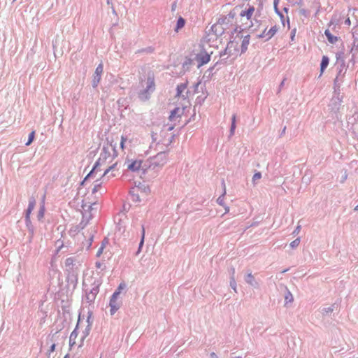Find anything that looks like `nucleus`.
Returning <instances> with one entry per match:
<instances>
[{
  "label": "nucleus",
  "instance_id": "1a4fd4ad",
  "mask_svg": "<svg viewBox=\"0 0 358 358\" xmlns=\"http://www.w3.org/2000/svg\"><path fill=\"white\" fill-rule=\"evenodd\" d=\"M103 67L102 64H99L96 67L94 72V86L96 87L97 84L99 83L101 80V76L103 73Z\"/></svg>",
  "mask_w": 358,
  "mask_h": 358
},
{
  "label": "nucleus",
  "instance_id": "20e7f679",
  "mask_svg": "<svg viewBox=\"0 0 358 358\" xmlns=\"http://www.w3.org/2000/svg\"><path fill=\"white\" fill-rule=\"evenodd\" d=\"M210 54L208 53L205 50L201 49L199 53L196 55L195 59L197 62V66L199 68L204 64L208 63L210 60Z\"/></svg>",
  "mask_w": 358,
  "mask_h": 358
},
{
  "label": "nucleus",
  "instance_id": "a19ab883",
  "mask_svg": "<svg viewBox=\"0 0 358 358\" xmlns=\"http://www.w3.org/2000/svg\"><path fill=\"white\" fill-rule=\"evenodd\" d=\"M211 356H212V357H216V355H215V353H212V354H211Z\"/></svg>",
  "mask_w": 358,
  "mask_h": 358
},
{
  "label": "nucleus",
  "instance_id": "a211bd4d",
  "mask_svg": "<svg viewBox=\"0 0 358 358\" xmlns=\"http://www.w3.org/2000/svg\"><path fill=\"white\" fill-rule=\"evenodd\" d=\"M180 108H177L174 109V110L171 112V115H170V116H169V119H170L171 120H173L175 119L176 116H177L178 117H180V114H179V112H180Z\"/></svg>",
  "mask_w": 358,
  "mask_h": 358
},
{
  "label": "nucleus",
  "instance_id": "c03bdc74",
  "mask_svg": "<svg viewBox=\"0 0 358 358\" xmlns=\"http://www.w3.org/2000/svg\"><path fill=\"white\" fill-rule=\"evenodd\" d=\"M236 358H241V357H237Z\"/></svg>",
  "mask_w": 358,
  "mask_h": 358
},
{
  "label": "nucleus",
  "instance_id": "9b49d317",
  "mask_svg": "<svg viewBox=\"0 0 358 358\" xmlns=\"http://www.w3.org/2000/svg\"><path fill=\"white\" fill-rule=\"evenodd\" d=\"M36 206V201L35 199H32L29 202V206L26 211V219L29 220L30 215L33 210L34 209Z\"/></svg>",
  "mask_w": 358,
  "mask_h": 358
},
{
  "label": "nucleus",
  "instance_id": "4468645a",
  "mask_svg": "<svg viewBox=\"0 0 358 358\" xmlns=\"http://www.w3.org/2000/svg\"><path fill=\"white\" fill-rule=\"evenodd\" d=\"M329 59L327 56H323L322 57V62H321V65H320L321 74L323 73L324 71L327 67V66L329 64Z\"/></svg>",
  "mask_w": 358,
  "mask_h": 358
},
{
  "label": "nucleus",
  "instance_id": "dca6fc26",
  "mask_svg": "<svg viewBox=\"0 0 358 358\" xmlns=\"http://www.w3.org/2000/svg\"><path fill=\"white\" fill-rule=\"evenodd\" d=\"M185 24V20L183 17H179L177 21L176 27L175 29L176 31H178L179 29L184 27Z\"/></svg>",
  "mask_w": 358,
  "mask_h": 358
},
{
  "label": "nucleus",
  "instance_id": "4be33fe9",
  "mask_svg": "<svg viewBox=\"0 0 358 358\" xmlns=\"http://www.w3.org/2000/svg\"><path fill=\"white\" fill-rule=\"evenodd\" d=\"M127 138L125 136H121L120 148L122 150H124L125 148V143L127 142Z\"/></svg>",
  "mask_w": 358,
  "mask_h": 358
},
{
  "label": "nucleus",
  "instance_id": "412c9836",
  "mask_svg": "<svg viewBox=\"0 0 358 358\" xmlns=\"http://www.w3.org/2000/svg\"><path fill=\"white\" fill-rule=\"evenodd\" d=\"M144 238H145V229L144 227H143V229H142V237H141V242L139 243V248H138V252H140L143 245V243H144Z\"/></svg>",
  "mask_w": 358,
  "mask_h": 358
},
{
  "label": "nucleus",
  "instance_id": "393cba45",
  "mask_svg": "<svg viewBox=\"0 0 358 358\" xmlns=\"http://www.w3.org/2000/svg\"><path fill=\"white\" fill-rule=\"evenodd\" d=\"M261 178H262V174H261V173L258 172V173H256L254 174V176L252 177V180H253V182H255L257 180H259Z\"/></svg>",
  "mask_w": 358,
  "mask_h": 358
},
{
  "label": "nucleus",
  "instance_id": "2eb2a0df",
  "mask_svg": "<svg viewBox=\"0 0 358 358\" xmlns=\"http://www.w3.org/2000/svg\"><path fill=\"white\" fill-rule=\"evenodd\" d=\"M278 31L277 26L272 27L269 30L266 32V40H269Z\"/></svg>",
  "mask_w": 358,
  "mask_h": 358
},
{
  "label": "nucleus",
  "instance_id": "7c9ffc66",
  "mask_svg": "<svg viewBox=\"0 0 358 358\" xmlns=\"http://www.w3.org/2000/svg\"><path fill=\"white\" fill-rule=\"evenodd\" d=\"M266 32H267V30H266V29H265L264 30V31L262 32V34L259 35L258 37L259 38H266Z\"/></svg>",
  "mask_w": 358,
  "mask_h": 358
},
{
  "label": "nucleus",
  "instance_id": "f704fd0d",
  "mask_svg": "<svg viewBox=\"0 0 358 358\" xmlns=\"http://www.w3.org/2000/svg\"><path fill=\"white\" fill-rule=\"evenodd\" d=\"M345 24H347V25H348V26H350V25H351V21H350V18H349V17H348V18H347V19L345 20Z\"/></svg>",
  "mask_w": 358,
  "mask_h": 358
},
{
  "label": "nucleus",
  "instance_id": "7ed1b4c3",
  "mask_svg": "<svg viewBox=\"0 0 358 358\" xmlns=\"http://www.w3.org/2000/svg\"><path fill=\"white\" fill-rule=\"evenodd\" d=\"M90 327L87 325L85 329H83L81 323L78 321L75 329L71 334L69 337V344L71 347L73 345L82 346L84 339L89 334Z\"/></svg>",
  "mask_w": 358,
  "mask_h": 358
},
{
  "label": "nucleus",
  "instance_id": "a878e982",
  "mask_svg": "<svg viewBox=\"0 0 358 358\" xmlns=\"http://www.w3.org/2000/svg\"><path fill=\"white\" fill-rule=\"evenodd\" d=\"M253 280H254V277H253V275H252V273H249V274H248L246 281H247L248 283L252 284Z\"/></svg>",
  "mask_w": 358,
  "mask_h": 358
},
{
  "label": "nucleus",
  "instance_id": "ddd939ff",
  "mask_svg": "<svg viewBox=\"0 0 358 358\" xmlns=\"http://www.w3.org/2000/svg\"><path fill=\"white\" fill-rule=\"evenodd\" d=\"M324 34L330 43L334 44L338 41V38L332 35L328 29L325 30Z\"/></svg>",
  "mask_w": 358,
  "mask_h": 358
},
{
  "label": "nucleus",
  "instance_id": "c756f323",
  "mask_svg": "<svg viewBox=\"0 0 358 358\" xmlns=\"http://www.w3.org/2000/svg\"><path fill=\"white\" fill-rule=\"evenodd\" d=\"M100 187H101L100 184L95 185L92 189V192L93 193L96 192L99 190V189L100 188Z\"/></svg>",
  "mask_w": 358,
  "mask_h": 358
},
{
  "label": "nucleus",
  "instance_id": "f257e3e1",
  "mask_svg": "<svg viewBox=\"0 0 358 358\" xmlns=\"http://www.w3.org/2000/svg\"><path fill=\"white\" fill-rule=\"evenodd\" d=\"M113 152H110L109 148L104 147L103 151L100 155L99 158L96 162L92 171L87 176L88 177H92L97 172L103 171L102 176H106L110 171H114L117 162H114L116 157L115 150L110 148Z\"/></svg>",
  "mask_w": 358,
  "mask_h": 358
},
{
  "label": "nucleus",
  "instance_id": "f8f14e48",
  "mask_svg": "<svg viewBox=\"0 0 358 358\" xmlns=\"http://www.w3.org/2000/svg\"><path fill=\"white\" fill-rule=\"evenodd\" d=\"M250 35L245 36L241 42V53H244L248 50V45L250 43Z\"/></svg>",
  "mask_w": 358,
  "mask_h": 358
},
{
  "label": "nucleus",
  "instance_id": "ea45409f",
  "mask_svg": "<svg viewBox=\"0 0 358 358\" xmlns=\"http://www.w3.org/2000/svg\"><path fill=\"white\" fill-rule=\"evenodd\" d=\"M299 230H300V226H298V227H296V231L298 232V231H299Z\"/></svg>",
  "mask_w": 358,
  "mask_h": 358
},
{
  "label": "nucleus",
  "instance_id": "58836bf2",
  "mask_svg": "<svg viewBox=\"0 0 358 358\" xmlns=\"http://www.w3.org/2000/svg\"><path fill=\"white\" fill-rule=\"evenodd\" d=\"M225 210H226V213L229 212V207H225Z\"/></svg>",
  "mask_w": 358,
  "mask_h": 358
},
{
  "label": "nucleus",
  "instance_id": "f03ea898",
  "mask_svg": "<svg viewBox=\"0 0 358 358\" xmlns=\"http://www.w3.org/2000/svg\"><path fill=\"white\" fill-rule=\"evenodd\" d=\"M229 20L227 16L220 17L212 25L209 33L206 36L208 41L216 40L218 36H222L227 29V22Z\"/></svg>",
  "mask_w": 358,
  "mask_h": 358
},
{
  "label": "nucleus",
  "instance_id": "39448f33",
  "mask_svg": "<svg viewBox=\"0 0 358 358\" xmlns=\"http://www.w3.org/2000/svg\"><path fill=\"white\" fill-rule=\"evenodd\" d=\"M143 161L141 159L129 160L126 162L127 169L132 172L139 171L143 167Z\"/></svg>",
  "mask_w": 358,
  "mask_h": 358
},
{
  "label": "nucleus",
  "instance_id": "423d86ee",
  "mask_svg": "<svg viewBox=\"0 0 358 358\" xmlns=\"http://www.w3.org/2000/svg\"><path fill=\"white\" fill-rule=\"evenodd\" d=\"M119 296V292H115L111 296L110 301V314L113 315L120 307V302L117 300Z\"/></svg>",
  "mask_w": 358,
  "mask_h": 358
},
{
  "label": "nucleus",
  "instance_id": "5701e85b",
  "mask_svg": "<svg viewBox=\"0 0 358 358\" xmlns=\"http://www.w3.org/2000/svg\"><path fill=\"white\" fill-rule=\"evenodd\" d=\"M225 193H226V192L224 191V194H223L221 196H220V197L217 199V203H218L220 206H224V194H225Z\"/></svg>",
  "mask_w": 358,
  "mask_h": 358
},
{
  "label": "nucleus",
  "instance_id": "0eeeda50",
  "mask_svg": "<svg viewBox=\"0 0 358 358\" xmlns=\"http://www.w3.org/2000/svg\"><path fill=\"white\" fill-rule=\"evenodd\" d=\"M141 85L143 87L145 85V92H148L150 91H152L155 88V78L152 73L149 72L148 78L145 81H141Z\"/></svg>",
  "mask_w": 358,
  "mask_h": 358
},
{
  "label": "nucleus",
  "instance_id": "bb28decb",
  "mask_svg": "<svg viewBox=\"0 0 358 358\" xmlns=\"http://www.w3.org/2000/svg\"><path fill=\"white\" fill-rule=\"evenodd\" d=\"M285 300L288 302H292L293 301V296L290 292H288L285 296Z\"/></svg>",
  "mask_w": 358,
  "mask_h": 358
},
{
  "label": "nucleus",
  "instance_id": "b1692460",
  "mask_svg": "<svg viewBox=\"0 0 358 358\" xmlns=\"http://www.w3.org/2000/svg\"><path fill=\"white\" fill-rule=\"evenodd\" d=\"M299 243H300V239L299 238H296L294 241H293L292 242H291L290 246L292 248H296L299 245Z\"/></svg>",
  "mask_w": 358,
  "mask_h": 358
},
{
  "label": "nucleus",
  "instance_id": "c9c22d12",
  "mask_svg": "<svg viewBox=\"0 0 358 358\" xmlns=\"http://www.w3.org/2000/svg\"><path fill=\"white\" fill-rule=\"evenodd\" d=\"M235 128H236V122H232L231 127V132H234V130L235 129Z\"/></svg>",
  "mask_w": 358,
  "mask_h": 358
},
{
  "label": "nucleus",
  "instance_id": "6ab92c4d",
  "mask_svg": "<svg viewBox=\"0 0 358 358\" xmlns=\"http://www.w3.org/2000/svg\"><path fill=\"white\" fill-rule=\"evenodd\" d=\"M45 206L44 204H43L41 208H40V210L38 211V219L39 220H41L44 217V214H45Z\"/></svg>",
  "mask_w": 358,
  "mask_h": 358
},
{
  "label": "nucleus",
  "instance_id": "aec40b11",
  "mask_svg": "<svg viewBox=\"0 0 358 358\" xmlns=\"http://www.w3.org/2000/svg\"><path fill=\"white\" fill-rule=\"evenodd\" d=\"M34 136H35V131H33L29 135V139H28V141L26 143V145H29L32 143V141H34Z\"/></svg>",
  "mask_w": 358,
  "mask_h": 358
},
{
  "label": "nucleus",
  "instance_id": "79ce46f5",
  "mask_svg": "<svg viewBox=\"0 0 358 358\" xmlns=\"http://www.w3.org/2000/svg\"><path fill=\"white\" fill-rule=\"evenodd\" d=\"M64 358H70V357L67 355Z\"/></svg>",
  "mask_w": 358,
  "mask_h": 358
},
{
  "label": "nucleus",
  "instance_id": "c85d7f7f",
  "mask_svg": "<svg viewBox=\"0 0 358 358\" xmlns=\"http://www.w3.org/2000/svg\"><path fill=\"white\" fill-rule=\"evenodd\" d=\"M73 263V258H67L66 259V266H70V265H72Z\"/></svg>",
  "mask_w": 358,
  "mask_h": 358
},
{
  "label": "nucleus",
  "instance_id": "cd10ccee",
  "mask_svg": "<svg viewBox=\"0 0 358 358\" xmlns=\"http://www.w3.org/2000/svg\"><path fill=\"white\" fill-rule=\"evenodd\" d=\"M125 287L124 283H120L117 287V289L115 292H119V294L121 292V290L123 289Z\"/></svg>",
  "mask_w": 358,
  "mask_h": 358
},
{
  "label": "nucleus",
  "instance_id": "2f4dec72",
  "mask_svg": "<svg viewBox=\"0 0 358 358\" xmlns=\"http://www.w3.org/2000/svg\"><path fill=\"white\" fill-rule=\"evenodd\" d=\"M103 248H104V246L101 245V247L97 251V253H96V256L97 257H99L102 254Z\"/></svg>",
  "mask_w": 358,
  "mask_h": 358
},
{
  "label": "nucleus",
  "instance_id": "9d476101",
  "mask_svg": "<svg viewBox=\"0 0 358 358\" xmlns=\"http://www.w3.org/2000/svg\"><path fill=\"white\" fill-rule=\"evenodd\" d=\"M254 12H255L254 6H250L248 9H247L245 10H243L240 15L241 17H245L247 18V20H250Z\"/></svg>",
  "mask_w": 358,
  "mask_h": 358
},
{
  "label": "nucleus",
  "instance_id": "4c0bfd02",
  "mask_svg": "<svg viewBox=\"0 0 358 358\" xmlns=\"http://www.w3.org/2000/svg\"><path fill=\"white\" fill-rule=\"evenodd\" d=\"M232 122H236V116L234 115L232 117Z\"/></svg>",
  "mask_w": 358,
  "mask_h": 358
},
{
  "label": "nucleus",
  "instance_id": "37998d69",
  "mask_svg": "<svg viewBox=\"0 0 358 358\" xmlns=\"http://www.w3.org/2000/svg\"><path fill=\"white\" fill-rule=\"evenodd\" d=\"M355 209H358V206L355 208Z\"/></svg>",
  "mask_w": 358,
  "mask_h": 358
},
{
  "label": "nucleus",
  "instance_id": "e433bc0d",
  "mask_svg": "<svg viewBox=\"0 0 358 358\" xmlns=\"http://www.w3.org/2000/svg\"><path fill=\"white\" fill-rule=\"evenodd\" d=\"M55 344H52L50 347V352L55 351Z\"/></svg>",
  "mask_w": 358,
  "mask_h": 358
},
{
  "label": "nucleus",
  "instance_id": "473e14b6",
  "mask_svg": "<svg viewBox=\"0 0 358 358\" xmlns=\"http://www.w3.org/2000/svg\"><path fill=\"white\" fill-rule=\"evenodd\" d=\"M279 2H280V0H274L273 1L274 8L277 12H278V5Z\"/></svg>",
  "mask_w": 358,
  "mask_h": 358
},
{
  "label": "nucleus",
  "instance_id": "72a5a7b5",
  "mask_svg": "<svg viewBox=\"0 0 358 358\" xmlns=\"http://www.w3.org/2000/svg\"><path fill=\"white\" fill-rule=\"evenodd\" d=\"M192 64V59H189V58L185 60V62H184V65H186V66H187V65H190V64Z\"/></svg>",
  "mask_w": 358,
  "mask_h": 358
},
{
  "label": "nucleus",
  "instance_id": "6e6552de",
  "mask_svg": "<svg viewBox=\"0 0 358 358\" xmlns=\"http://www.w3.org/2000/svg\"><path fill=\"white\" fill-rule=\"evenodd\" d=\"M152 160V164L155 166H162L166 163L167 157L164 152H161L155 156Z\"/></svg>",
  "mask_w": 358,
  "mask_h": 358
},
{
  "label": "nucleus",
  "instance_id": "f3484780",
  "mask_svg": "<svg viewBox=\"0 0 358 358\" xmlns=\"http://www.w3.org/2000/svg\"><path fill=\"white\" fill-rule=\"evenodd\" d=\"M187 89V85L186 84H180L178 85L177 87V96H182V92Z\"/></svg>",
  "mask_w": 358,
  "mask_h": 358
}]
</instances>
